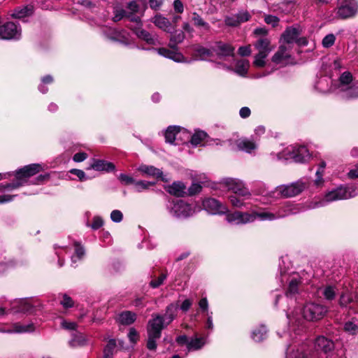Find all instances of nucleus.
Wrapping results in <instances>:
<instances>
[{
    "mask_svg": "<svg viewBox=\"0 0 358 358\" xmlns=\"http://www.w3.org/2000/svg\"><path fill=\"white\" fill-rule=\"evenodd\" d=\"M255 215V219L257 217L259 218L261 220H273L275 219H278L277 212L275 213L271 212H262V213H252Z\"/></svg>",
    "mask_w": 358,
    "mask_h": 358,
    "instance_id": "obj_41",
    "label": "nucleus"
},
{
    "mask_svg": "<svg viewBox=\"0 0 358 358\" xmlns=\"http://www.w3.org/2000/svg\"><path fill=\"white\" fill-rule=\"evenodd\" d=\"M236 16L237 17L239 24L241 23L248 21L250 18V15L249 14V13L248 11L244 10L238 12L236 15Z\"/></svg>",
    "mask_w": 358,
    "mask_h": 358,
    "instance_id": "obj_51",
    "label": "nucleus"
},
{
    "mask_svg": "<svg viewBox=\"0 0 358 358\" xmlns=\"http://www.w3.org/2000/svg\"><path fill=\"white\" fill-rule=\"evenodd\" d=\"M315 349L317 352L327 354L334 349V343L331 340L320 336L315 339Z\"/></svg>",
    "mask_w": 358,
    "mask_h": 358,
    "instance_id": "obj_15",
    "label": "nucleus"
},
{
    "mask_svg": "<svg viewBox=\"0 0 358 358\" xmlns=\"http://www.w3.org/2000/svg\"><path fill=\"white\" fill-rule=\"evenodd\" d=\"M16 306H13V309L15 313H33L35 307L31 303L29 300H20L17 302Z\"/></svg>",
    "mask_w": 358,
    "mask_h": 358,
    "instance_id": "obj_26",
    "label": "nucleus"
},
{
    "mask_svg": "<svg viewBox=\"0 0 358 358\" xmlns=\"http://www.w3.org/2000/svg\"><path fill=\"white\" fill-rule=\"evenodd\" d=\"M136 34L137 36L146 41L148 44L151 45H157V38L155 36L152 35L148 31L138 27L136 29Z\"/></svg>",
    "mask_w": 358,
    "mask_h": 358,
    "instance_id": "obj_30",
    "label": "nucleus"
},
{
    "mask_svg": "<svg viewBox=\"0 0 358 358\" xmlns=\"http://www.w3.org/2000/svg\"><path fill=\"white\" fill-rule=\"evenodd\" d=\"M76 251H75V255L72 256L71 260L73 263H75L76 262V259H80L85 255V250L84 248L80 246V245L76 243Z\"/></svg>",
    "mask_w": 358,
    "mask_h": 358,
    "instance_id": "obj_49",
    "label": "nucleus"
},
{
    "mask_svg": "<svg viewBox=\"0 0 358 358\" xmlns=\"http://www.w3.org/2000/svg\"><path fill=\"white\" fill-rule=\"evenodd\" d=\"M138 170L143 174H145L146 176L154 177L156 178H161L162 180H164V179L163 178V172L160 169L155 167L154 166L141 164V166H139Z\"/></svg>",
    "mask_w": 358,
    "mask_h": 358,
    "instance_id": "obj_25",
    "label": "nucleus"
},
{
    "mask_svg": "<svg viewBox=\"0 0 358 358\" xmlns=\"http://www.w3.org/2000/svg\"><path fill=\"white\" fill-rule=\"evenodd\" d=\"M205 344V340L203 338H192L191 341L187 343V349L190 350H197L201 349Z\"/></svg>",
    "mask_w": 358,
    "mask_h": 358,
    "instance_id": "obj_40",
    "label": "nucleus"
},
{
    "mask_svg": "<svg viewBox=\"0 0 358 358\" xmlns=\"http://www.w3.org/2000/svg\"><path fill=\"white\" fill-rule=\"evenodd\" d=\"M224 22L227 26L229 27H236L239 25L238 21L236 15L233 16L227 17L224 20Z\"/></svg>",
    "mask_w": 358,
    "mask_h": 358,
    "instance_id": "obj_57",
    "label": "nucleus"
},
{
    "mask_svg": "<svg viewBox=\"0 0 358 358\" xmlns=\"http://www.w3.org/2000/svg\"><path fill=\"white\" fill-rule=\"evenodd\" d=\"M35 330V327L33 323L27 324H21L20 323H15L13 325V329L8 331L10 333H27L32 332Z\"/></svg>",
    "mask_w": 358,
    "mask_h": 358,
    "instance_id": "obj_35",
    "label": "nucleus"
},
{
    "mask_svg": "<svg viewBox=\"0 0 358 358\" xmlns=\"http://www.w3.org/2000/svg\"><path fill=\"white\" fill-rule=\"evenodd\" d=\"M155 182H149L145 180H139L135 182V190L138 192H141L143 189H147L150 186L153 185Z\"/></svg>",
    "mask_w": 358,
    "mask_h": 358,
    "instance_id": "obj_48",
    "label": "nucleus"
},
{
    "mask_svg": "<svg viewBox=\"0 0 358 358\" xmlns=\"http://www.w3.org/2000/svg\"><path fill=\"white\" fill-rule=\"evenodd\" d=\"M303 210V207L300 204L286 202L277 211L278 218H282L290 215L299 213Z\"/></svg>",
    "mask_w": 358,
    "mask_h": 358,
    "instance_id": "obj_16",
    "label": "nucleus"
},
{
    "mask_svg": "<svg viewBox=\"0 0 358 358\" xmlns=\"http://www.w3.org/2000/svg\"><path fill=\"white\" fill-rule=\"evenodd\" d=\"M201 190V186L199 183H193L188 189V194L194 195Z\"/></svg>",
    "mask_w": 358,
    "mask_h": 358,
    "instance_id": "obj_62",
    "label": "nucleus"
},
{
    "mask_svg": "<svg viewBox=\"0 0 358 358\" xmlns=\"http://www.w3.org/2000/svg\"><path fill=\"white\" fill-rule=\"evenodd\" d=\"M224 184L229 190L232 191L234 194L242 196L244 199H248L251 196L249 189L245 187L243 181L236 178H225L223 180Z\"/></svg>",
    "mask_w": 358,
    "mask_h": 358,
    "instance_id": "obj_10",
    "label": "nucleus"
},
{
    "mask_svg": "<svg viewBox=\"0 0 358 358\" xmlns=\"http://www.w3.org/2000/svg\"><path fill=\"white\" fill-rule=\"evenodd\" d=\"M33 13V6H26L22 8L15 9L11 14L13 18L22 19L25 17L29 16Z\"/></svg>",
    "mask_w": 358,
    "mask_h": 358,
    "instance_id": "obj_34",
    "label": "nucleus"
},
{
    "mask_svg": "<svg viewBox=\"0 0 358 358\" xmlns=\"http://www.w3.org/2000/svg\"><path fill=\"white\" fill-rule=\"evenodd\" d=\"M202 204L203 208L211 214H223L227 210V208L215 199L206 198L203 201Z\"/></svg>",
    "mask_w": 358,
    "mask_h": 358,
    "instance_id": "obj_14",
    "label": "nucleus"
},
{
    "mask_svg": "<svg viewBox=\"0 0 358 358\" xmlns=\"http://www.w3.org/2000/svg\"><path fill=\"white\" fill-rule=\"evenodd\" d=\"M167 208L171 215L179 218H185L194 213L191 206L182 200H173L169 202Z\"/></svg>",
    "mask_w": 358,
    "mask_h": 358,
    "instance_id": "obj_8",
    "label": "nucleus"
},
{
    "mask_svg": "<svg viewBox=\"0 0 358 358\" xmlns=\"http://www.w3.org/2000/svg\"><path fill=\"white\" fill-rule=\"evenodd\" d=\"M344 330L350 334L356 335L358 334V324L353 321H348L344 325Z\"/></svg>",
    "mask_w": 358,
    "mask_h": 358,
    "instance_id": "obj_44",
    "label": "nucleus"
},
{
    "mask_svg": "<svg viewBox=\"0 0 358 358\" xmlns=\"http://www.w3.org/2000/svg\"><path fill=\"white\" fill-rule=\"evenodd\" d=\"M61 326L63 329L67 330H76L77 328V324L74 322H68L63 320L61 322Z\"/></svg>",
    "mask_w": 358,
    "mask_h": 358,
    "instance_id": "obj_58",
    "label": "nucleus"
},
{
    "mask_svg": "<svg viewBox=\"0 0 358 358\" xmlns=\"http://www.w3.org/2000/svg\"><path fill=\"white\" fill-rule=\"evenodd\" d=\"M166 189L169 194L178 197L184 196L186 194V187L181 182H174L172 185H169Z\"/></svg>",
    "mask_w": 358,
    "mask_h": 358,
    "instance_id": "obj_27",
    "label": "nucleus"
},
{
    "mask_svg": "<svg viewBox=\"0 0 358 358\" xmlns=\"http://www.w3.org/2000/svg\"><path fill=\"white\" fill-rule=\"evenodd\" d=\"M192 16V21L194 25L198 28H203L206 31L210 30L209 24L206 22L200 15H199L196 12H193Z\"/></svg>",
    "mask_w": 358,
    "mask_h": 358,
    "instance_id": "obj_38",
    "label": "nucleus"
},
{
    "mask_svg": "<svg viewBox=\"0 0 358 358\" xmlns=\"http://www.w3.org/2000/svg\"><path fill=\"white\" fill-rule=\"evenodd\" d=\"M286 159H293L296 162H305L310 158L308 148L304 145L289 146L286 148Z\"/></svg>",
    "mask_w": 358,
    "mask_h": 358,
    "instance_id": "obj_11",
    "label": "nucleus"
},
{
    "mask_svg": "<svg viewBox=\"0 0 358 358\" xmlns=\"http://www.w3.org/2000/svg\"><path fill=\"white\" fill-rule=\"evenodd\" d=\"M89 169L97 171L111 172L115 169L114 164L102 159H94Z\"/></svg>",
    "mask_w": 358,
    "mask_h": 358,
    "instance_id": "obj_24",
    "label": "nucleus"
},
{
    "mask_svg": "<svg viewBox=\"0 0 358 358\" xmlns=\"http://www.w3.org/2000/svg\"><path fill=\"white\" fill-rule=\"evenodd\" d=\"M181 128L177 126H169L165 131L164 136L166 139V142L169 143H173L176 135L179 134Z\"/></svg>",
    "mask_w": 358,
    "mask_h": 358,
    "instance_id": "obj_36",
    "label": "nucleus"
},
{
    "mask_svg": "<svg viewBox=\"0 0 358 358\" xmlns=\"http://www.w3.org/2000/svg\"><path fill=\"white\" fill-rule=\"evenodd\" d=\"M335 41L336 36H334V34H329L324 37L322 41V44L323 47L328 48L331 47L334 44Z\"/></svg>",
    "mask_w": 358,
    "mask_h": 358,
    "instance_id": "obj_47",
    "label": "nucleus"
},
{
    "mask_svg": "<svg viewBox=\"0 0 358 358\" xmlns=\"http://www.w3.org/2000/svg\"><path fill=\"white\" fill-rule=\"evenodd\" d=\"M236 194L229 196L231 204L235 208H242L245 206L244 199H241Z\"/></svg>",
    "mask_w": 358,
    "mask_h": 358,
    "instance_id": "obj_45",
    "label": "nucleus"
},
{
    "mask_svg": "<svg viewBox=\"0 0 358 358\" xmlns=\"http://www.w3.org/2000/svg\"><path fill=\"white\" fill-rule=\"evenodd\" d=\"M352 81V75L349 71L343 73L339 78V90L341 97L345 99H350L358 97V89L349 86Z\"/></svg>",
    "mask_w": 358,
    "mask_h": 358,
    "instance_id": "obj_7",
    "label": "nucleus"
},
{
    "mask_svg": "<svg viewBox=\"0 0 358 358\" xmlns=\"http://www.w3.org/2000/svg\"><path fill=\"white\" fill-rule=\"evenodd\" d=\"M235 48L230 44L222 41L216 42L213 47V50L220 57L233 56Z\"/></svg>",
    "mask_w": 358,
    "mask_h": 358,
    "instance_id": "obj_19",
    "label": "nucleus"
},
{
    "mask_svg": "<svg viewBox=\"0 0 358 358\" xmlns=\"http://www.w3.org/2000/svg\"><path fill=\"white\" fill-rule=\"evenodd\" d=\"M264 21L266 24L275 27L279 22V18L276 16L269 15L265 16Z\"/></svg>",
    "mask_w": 358,
    "mask_h": 358,
    "instance_id": "obj_60",
    "label": "nucleus"
},
{
    "mask_svg": "<svg viewBox=\"0 0 358 358\" xmlns=\"http://www.w3.org/2000/svg\"><path fill=\"white\" fill-rule=\"evenodd\" d=\"M24 183L22 180L17 179L16 178V180L10 183H7L6 185H0L1 189H8V190H12L17 189L22 185H24Z\"/></svg>",
    "mask_w": 358,
    "mask_h": 358,
    "instance_id": "obj_46",
    "label": "nucleus"
},
{
    "mask_svg": "<svg viewBox=\"0 0 358 358\" xmlns=\"http://www.w3.org/2000/svg\"><path fill=\"white\" fill-rule=\"evenodd\" d=\"M106 37L113 41L125 43L127 40L124 31H118L115 29L106 28L103 31Z\"/></svg>",
    "mask_w": 358,
    "mask_h": 358,
    "instance_id": "obj_23",
    "label": "nucleus"
},
{
    "mask_svg": "<svg viewBox=\"0 0 358 358\" xmlns=\"http://www.w3.org/2000/svg\"><path fill=\"white\" fill-rule=\"evenodd\" d=\"M306 187L307 182L303 179H301L289 185L278 186L274 194L285 198L292 197L301 193Z\"/></svg>",
    "mask_w": 358,
    "mask_h": 358,
    "instance_id": "obj_5",
    "label": "nucleus"
},
{
    "mask_svg": "<svg viewBox=\"0 0 358 358\" xmlns=\"http://www.w3.org/2000/svg\"><path fill=\"white\" fill-rule=\"evenodd\" d=\"M249 66V61L245 59H242L236 62L234 71L239 76H245L248 73Z\"/></svg>",
    "mask_w": 358,
    "mask_h": 358,
    "instance_id": "obj_37",
    "label": "nucleus"
},
{
    "mask_svg": "<svg viewBox=\"0 0 358 358\" xmlns=\"http://www.w3.org/2000/svg\"><path fill=\"white\" fill-rule=\"evenodd\" d=\"M71 173L76 175L80 181H84L88 178L86 177L85 173L80 169H72L69 171Z\"/></svg>",
    "mask_w": 358,
    "mask_h": 358,
    "instance_id": "obj_56",
    "label": "nucleus"
},
{
    "mask_svg": "<svg viewBox=\"0 0 358 358\" xmlns=\"http://www.w3.org/2000/svg\"><path fill=\"white\" fill-rule=\"evenodd\" d=\"M119 180L121 181L122 183L126 185L133 183L135 184V181L132 177L124 173H121L119 176Z\"/></svg>",
    "mask_w": 358,
    "mask_h": 358,
    "instance_id": "obj_54",
    "label": "nucleus"
},
{
    "mask_svg": "<svg viewBox=\"0 0 358 358\" xmlns=\"http://www.w3.org/2000/svg\"><path fill=\"white\" fill-rule=\"evenodd\" d=\"M358 189L354 188L353 186L343 187L341 186L332 191L329 192L324 196V198L316 203L314 207H320L324 206L327 203L332 202L338 200L348 199L357 195Z\"/></svg>",
    "mask_w": 358,
    "mask_h": 358,
    "instance_id": "obj_3",
    "label": "nucleus"
},
{
    "mask_svg": "<svg viewBox=\"0 0 358 358\" xmlns=\"http://www.w3.org/2000/svg\"><path fill=\"white\" fill-rule=\"evenodd\" d=\"M117 341L115 339H109L107 344L103 348V358H113L117 352Z\"/></svg>",
    "mask_w": 358,
    "mask_h": 358,
    "instance_id": "obj_31",
    "label": "nucleus"
},
{
    "mask_svg": "<svg viewBox=\"0 0 358 358\" xmlns=\"http://www.w3.org/2000/svg\"><path fill=\"white\" fill-rule=\"evenodd\" d=\"M185 34L182 31H177L173 34L170 38L169 47L172 50L162 48L157 50L159 55L171 59L176 62H185L184 56L177 51H176L178 44L182 43L185 39Z\"/></svg>",
    "mask_w": 358,
    "mask_h": 358,
    "instance_id": "obj_2",
    "label": "nucleus"
},
{
    "mask_svg": "<svg viewBox=\"0 0 358 358\" xmlns=\"http://www.w3.org/2000/svg\"><path fill=\"white\" fill-rule=\"evenodd\" d=\"M123 214L119 210H114L110 213V219L114 222H120L122 220Z\"/></svg>",
    "mask_w": 358,
    "mask_h": 358,
    "instance_id": "obj_53",
    "label": "nucleus"
},
{
    "mask_svg": "<svg viewBox=\"0 0 358 358\" xmlns=\"http://www.w3.org/2000/svg\"><path fill=\"white\" fill-rule=\"evenodd\" d=\"M60 303L65 308H71L73 306V301L71 299V297L67 296L66 294H64L63 296V299L60 301Z\"/></svg>",
    "mask_w": 358,
    "mask_h": 358,
    "instance_id": "obj_59",
    "label": "nucleus"
},
{
    "mask_svg": "<svg viewBox=\"0 0 358 358\" xmlns=\"http://www.w3.org/2000/svg\"><path fill=\"white\" fill-rule=\"evenodd\" d=\"M166 274H161L160 276H159L157 279L155 280H152L151 282H150V286L152 287V288H157L158 287H159L164 281V280L166 278Z\"/></svg>",
    "mask_w": 358,
    "mask_h": 358,
    "instance_id": "obj_52",
    "label": "nucleus"
},
{
    "mask_svg": "<svg viewBox=\"0 0 358 358\" xmlns=\"http://www.w3.org/2000/svg\"><path fill=\"white\" fill-rule=\"evenodd\" d=\"M103 221L102 218L99 216H95L93 218V222H92V224L90 225V227L94 230H96V229L101 228L103 226Z\"/></svg>",
    "mask_w": 358,
    "mask_h": 358,
    "instance_id": "obj_55",
    "label": "nucleus"
},
{
    "mask_svg": "<svg viewBox=\"0 0 358 358\" xmlns=\"http://www.w3.org/2000/svg\"><path fill=\"white\" fill-rule=\"evenodd\" d=\"M301 284V279L298 276H293L289 279V285L288 289L286 292L285 296L282 297L280 295H278L276 296V299L275 300V306H276L278 304V302L281 299H287L288 298L292 297L294 295H295L299 290V286Z\"/></svg>",
    "mask_w": 358,
    "mask_h": 358,
    "instance_id": "obj_17",
    "label": "nucleus"
},
{
    "mask_svg": "<svg viewBox=\"0 0 358 358\" xmlns=\"http://www.w3.org/2000/svg\"><path fill=\"white\" fill-rule=\"evenodd\" d=\"M152 22L157 27L165 31L170 32L171 30V25L169 20L161 15H156L153 17Z\"/></svg>",
    "mask_w": 358,
    "mask_h": 358,
    "instance_id": "obj_29",
    "label": "nucleus"
},
{
    "mask_svg": "<svg viewBox=\"0 0 358 358\" xmlns=\"http://www.w3.org/2000/svg\"><path fill=\"white\" fill-rule=\"evenodd\" d=\"M267 329L265 326L261 325L252 333V338L255 342H260L266 337Z\"/></svg>",
    "mask_w": 358,
    "mask_h": 358,
    "instance_id": "obj_39",
    "label": "nucleus"
},
{
    "mask_svg": "<svg viewBox=\"0 0 358 358\" xmlns=\"http://www.w3.org/2000/svg\"><path fill=\"white\" fill-rule=\"evenodd\" d=\"M128 337L131 343H136V341L138 340L139 336L135 329L131 328L128 334Z\"/></svg>",
    "mask_w": 358,
    "mask_h": 358,
    "instance_id": "obj_61",
    "label": "nucleus"
},
{
    "mask_svg": "<svg viewBox=\"0 0 358 358\" xmlns=\"http://www.w3.org/2000/svg\"><path fill=\"white\" fill-rule=\"evenodd\" d=\"M339 304L342 307H347L350 304L358 305V298L348 292H343L340 296Z\"/></svg>",
    "mask_w": 358,
    "mask_h": 358,
    "instance_id": "obj_32",
    "label": "nucleus"
},
{
    "mask_svg": "<svg viewBox=\"0 0 358 358\" xmlns=\"http://www.w3.org/2000/svg\"><path fill=\"white\" fill-rule=\"evenodd\" d=\"M327 311V306L322 304L308 302L303 306V316L306 320L315 322L322 319Z\"/></svg>",
    "mask_w": 358,
    "mask_h": 358,
    "instance_id": "obj_4",
    "label": "nucleus"
},
{
    "mask_svg": "<svg viewBox=\"0 0 358 358\" xmlns=\"http://www.w3.org/2000/svg\"><path fill=\"white\" fill-rule=\"evenodd\" d=\"M326 167V163L324 162H321L320 163V167L316 171L317 179L315 180V184L317 185H320L322 180V173L324 168Z\"/></svg>",
    "mask_w": 358,
    "mask_h": 358,
    "instance_id": "obj_50",
    "label": "nucleus"
},
{
    "mask_svg": "<svg viewBox=\"0 0 358 358\" xmlns=\"http://www.w3.org/2000/svg\"><path fill=\"white\" fill-rule=\"evenodd\" d=\"M178 304L172 303L166 306L163 315L154 313L147 325V348L150 350L157 348V341L161 338L162 331L169 325L176 317Z\"/></svg>",
    "mask_w": 358,
    "mask_h": 358,
    "instance_id": "obj_1",
    "label": "nucleus"
},
{
    "mask_svg": "<svg viewBox=\"0 0 358 358\" xmlns=\"http://www.w3.org/2000/svg\"><path fill=\"white\" fill-rule=\"evenodd\" d=\"M255 48L258 50L256 55L253 64L257 67H263L265 64V59L272 50L271 41L265 37L259 38L254 44Z\"/></svg>",
    "mask_w": 358,
    "mask_h": 358,
    "instance_id": "obj_6",
    "label": "nucleus"
},
{
    "mask_svg": "<svg viewBox=\"0 0 358 358\" xmlns=\"http://www.w3.org/2000/svg\"><path fill=\"white\" fill-rule=\"evenodd\" d=\"M136 319V313L129 310L123 311L118 316L119 322L123 325H130L135 322Z\"/></svg>",
    "mask_w": 358,
    "mask_h": 358,
    "instance_id": "obj_33",
    "label": "nucleus"
},
{
    "mask_svg": "<svg viewBox=\"0 0 358 358\" xmlns=\"http://www.w3.org/2000/svg\"><path fill=\"white\" fill-rule=\"evenodd\" d=\"M287 358H309L307 355H306L303 352H299L297 350L296 352H289L287 355Z\"/></svg>",
    "mask_w": 358,
    "mask_h": 358,
    "instance_id": "obj_63",
    "label": "nucleus"
},
{
    "mask_svg": "<svg viewBox=\"0 0 358 358\" xmlns=\"http://www.w3.org/2000/svg\"><path fill=\"white\" fill-rule=\"evenodd\" d=\"M301 29L299 26L298 27H290L285 29L282 34V38L287 43H295L297 38L301 36Z\"/></svg>",
    "mask_w": 358,
    "mask_h": 358,
    "instance_id": "obj_21",
    "label": "nucleus"
},
{
    "mask_svg": "<svg viewBox=\"0 0 358 358\" xmlns=\"http://www.w3.org/2000/svg\"><path fill=\"white\" fill-rule=\"evenodd\" d=\"M88 336L80 332H74L71 334V338L69 341L71 348H83L90 344Z\"/></svg>",
    "mask_w": 358,
    "mask_h": 358,
    "instance_id": "obj_18",
    "label": "nucleus"
},
{
    "mask_svg": "<svg viewBox=\"0 0 358 358\" xmlns=\"http://www.w3.org/2000/svg\"><path fill=\"white\" fill-rule=\"evenodd\" d=\"M337 15L343 19L354 16L358 10V3L355 0H338Z\"/></svg>",
    "mask_w": 358,
    "mask_h": 358,
    "instance_id": "obj_9",
    "label": "nucleus"
},
{
    "mask_svg": "<svg viewBox=\"0 0 358 358\" xmlns=\"http://www.w3.org/2000/svg\"><path fill=\"white\" fill-rule=\"evenodd\" d=\"M226 219L229 223L243 224L255 221V215L248 213L236 211L234 213H228L227 215Z\"/></svg>",
    "mask_w": 358,
    "mask_h": 358,
    "instance_id": "obj_12",
    "label": "nucleus"
},
{
    "mask_svg": "<svg viewBox=\"0 0 358 358\" xmlns=\"http://www.w3.org/2000/svg\"><path fill=\"white\" fill-rule=\"evenodd\" d=\"M289 58L290 54L287 49L284 45H281L273 56L272 62L275 64L283 66L287 64Z\"/></svg>",
    "mask_w": 358,
    "mask_h": 358,
    "instance_id": "obj_20",
    "label": "nucleus"
},
{
    "mask_svg": "<svg viewBox=\"0 0 358 358\" xmlns=\"http://www.w3.org/2000/svg\"><path fill=\"white\" fill-rule=\"evenodd\" d=\"M256 139L252 136L251 138H241L236 141V145L240 150L251 153L257 148Z\"/></svg>",
    "mask_w": 358,
    "mask_h": 358,
    "instance_id": "obj_22",
    "label": "nucleus"
},
{
    "mask_svg": "<svg viewBox=\"0 0 358 358\" xmlns=\"http://www.w3.org/2000/svg\"><path fill=\"white\" fill-rule=\"evenodd\" d=\"M207 134L206 132L203 131H196L191 138V143L196 146L201 143V142L204 140L206 137Z\"/></svg>",
    "mask_w": 358,
    "mask_h": 358,
    "instance_id": "obj_42",
    "label": "nucleus"
},
{
    "mask_svg": "<svg viewBox=\"0 0 358 358\" xmlns=\"http://www.w3.org/2000/svg\"><path fill=\"white\" fill-rule=\"evenodd\" d=\"M41 169V166L39 164H29L17 170L15 173V177L17 179L22 180L24 183H26L29 178L34 176Z\"/></svg>",
    "mask_w": 358,
    "mask_h": 358,
    "instance_id": "obj_13",
    "label": "nucleus"
},
{
    "mask_svg": "<svg viewBox=\"0 0 358 358\" xmlns=\"http://www.w3.org/2000/svg\"><path fill=\"white\" fill-rule=\"evenodd\" d=\"M238 52L241 56H243V57L249 56L251 54L250 46V45L241 46L238 48Z\"/></svg>",
    "mask_w": 358,
    "mask_h": 358,
    "instance_id": "obj_64",
    "label": "nucleus"
},
{
    "mask_svg": "<svg viewBox=\"0 0 358 358\" xmlns=\"http://www.w3.org/2000/svg\"><path fill=\"white\" fill-rule=\"evenodd\" d=\"M322 294L326 300H333L336 296L335 287L333 286L325 287L322 291Z\"/></svg>",
    "mask_w": 358,
    "mask_h": 358,
    "instance_id": "obj_43",
    "label": "nucleus"
},
{
    "mask_svg": "<svg viewBox=\"0 0 358 358\" xmlns=\"http://www.w3.org/2000/svg\"><path fill=\"white\" fill-rule=\"evenodd\" d=\"M194 55L197 59L205 60L213 55V52L200 45L193 46Z\"/></svg>",
    "mask_w": 358,
    "mask_h": 358,
    "instance_id": "obj_28",
    "label": "nucleus"
}]
</instances>
